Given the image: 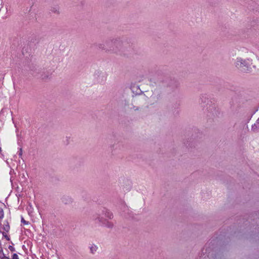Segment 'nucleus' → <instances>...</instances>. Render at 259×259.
Returning a JSON list of instances; mask_svg holds the SVG:
<instances>
[{"label":"nucleus","mask_w":259,"mask_h":259,"mask_svg":"<svg viewBox=\"0 0 259 259\" xmlns=\"http://www.w3.org/2000/svg\"><path fill=\"white\" fill-rule=\"evenodd\" d=\"M127 45V39H125L124 37H117L106 41V45L108 48L111 47L115 50V52H109V54H121L124 52Z\"/></svg>","instance_id":"1"},{"label":"nucleus","mask_w":259,"mask_h":259,"mask_svg":"<svg viewBox=\"0 0 259 259\" xmlns=\"http://www.w3.org/2000/svg\"><path fill=\"white\" fill-rule=\"evenodd\" d=\"M251 61L249 59H243L241 58H237L235 62V66L241 71L248 72L251 70Z\"/></svg>","instance_id":"2"},{"label":"nucleus","mask_w":259,"mask_h":259,"mask_svg":"<svg viewBox=\"0 0 259 259\" xmlns=\"http://www.w3.org/2000/svg\"><path fill=\"white\" fill-rule=\"evenodd\" d=\"M95 220L97 222L99 223L100 226L109 229H112L114 227V224L108 220L104 218L101 215V214H98Z\"/></svg>","instance_id":"3"},{"label":"nucleus","mask_w":259,"mask_h":259,"mask_svg":"<svg viewBox=\"0 0 259 259\" xmlns=\"http://www.w3.org/2000/svg\"><path fill=\"white\" fill-rule=\"evenodd\" d=\"M31 74L37 77L42 79H45L49 77V73L46 72L44 69L35 68L31 70Z\"/></svg>","instance_id":"4"},{"label":"nucleus","mask_w":259,"mask_h":259,"mask_svg":"<svg viewBox=\"0 0 259 259\" xmlns=\"http://www.w3.org/2000/svg\"><path fill=\"white\" fill-rule=\"evenodd\" d=\"M96 46L99 50L104 51L107 53H109V52H115V50L111 48V47L108 48L106 45V42L105 44L103 43H98L96 44Z\"/></svg>","instance_id":"5"},{"label":"nucleus","mask_w":259,"mask_h":259,"mask_svg":"<svg viewBox=\"0 0 259 259\" xmlns=\"http://www.w3.org/2000/svg\"><path fill=\"white\" fill-rule=\"evenodd\" d=\"M101 213L105 215V217L108 219H112L113 218V213L110 211L109 209L104 208L102 210Z\"/></svg>","instance_id":"6"},{"label":"nucleus","mask_w":259,"mask_h":259,"mask_svg":"<svg viewBox=\"0 0 259 259\" xmlns=\"http://www.w3.org/2000/svg\"><path fill=\"white\" fill-rule=\"evenodd\" d=\"M10 227L8 221H5L4 224L2 226H1V224H0V232L3 231L8 232L10 231Z\"/></svg>","instance_id":"7"},{"label":"nucleus","mask_w":259,"mask_h":259,"mask_svg":"<svg viewBox=\"0 0 259 259\" xmlns=\"http://www.w3.org/2000/svg\"><path fill=\"white\" fill-rule=\"evenodd\" d=\"M61 200L65 204H69L72 202V199L69 196H63L61 198Z\"/></svg>","instance_id":"8"},{"label":"nucleus","mask_w":259,"mask_h":259,"mask_svg":"<svg viewBox=\"0 0 259 259\" xmlns=\"http://www.w3.org/2000/svg\"><path fill=\"white\" fill-rule=\"evenodd\" d=\"M257 128H259V118L257 120L256 123H255L252 126V130L253 131L256 130Z\"/></svg>","instance_id":"9"},{"label":"nucleus","mask_w":259,"mask_h":259,"mask_svg":"<svg viewBox=\"0 0 259 259\" xmlns=\"http://www.w3.org/2000/svg\"><path fill=\"white\" fill-rule=\"evenodd\" d=\"M97 246L95 245H93L90 247V250L92 253H94L97 251Z\"/></svg>","instance_id":"10"},{"label":"nucleus","mask_w":259,"mask_h":259,"mask_svg":"<svg viewBox=\"0 0 259 259\" xmlns=\"http://www.w3.org/2000/svg\"><path fill=\"white\" fill-rule=\"evenodd\" d=\"M4 217V212L3 209L2 207H0V224H1V220L3 219Z\"/></svg>","instance_id":"11"},{"label":"nucleus","mask_w":259,"mask_h":259,"mask_svg":"<svg viewBox=\"0 0 259 259\" xmlns=\"http://www.w3.org/2000/svg\"><path fill=\"white\" fill-rule=\"evenodd\" d=\"M1 233H2L3 237H5L7 240L9 241L10 240V237L6 234L7 232L3 231Z\"/></svg>","instance_id":"12"},{"label":"nucleus","mask_w":259,"mask_h":259,"mask_svg":"<svg viewBox=\"0 0 259 259\" xmlns=\"http://www.w3.org/2000/svg\"><path fill=\"white\" fill-rule=\"evenodd\" d=\"M51 11L55 13H59V9L57 8H54L51 10Z\"/></svg>","instance_id":"13"},{"label":"nucleus","mask_w":259,"mask_h":259,"mask_svg":"<svg viewBox=\"0 0 259 259\" xmlns=\"http://www.w3.org/2000/svg\"><path fill=\"white\" fill-rule=\"evenodd\" d=\"M127 208V207L125 206L123 203L121 204V208L123 209V211H125V209H126Z\"/></svg>","instance_id":"14"},{"label":"nucleus","mask_w":259,"mask_h":259,"mask_svg":"<svg viewBox=\"0 0 259 259\" xmlns=\"http://www.w3.org/2000/svg\"><path fill=\"white\" fill-rule=\"evenodd\" d=\"M22 153H23V151H22V148H19V150L18 151V155L20 157H21L22 155Z\"/></svg>","instance_id":"15"},{"label":"nucleus","mask_w":259,"mask_h":259,"mask_svg":"<svg viewBox=\"0 0 259 259\" xmlns=\"http://www.w3.org/2000/svg\"><path fill=\"white\" fill-rule=\"evenodd\" d=\"M8 248L9 249V250L12 251V252H13V251H15V248L13 246H11V245H10L9 247H8Z\"/></svg>","instance_id":"16"},{"label":"nucleus","mask_w":259,"mask_h":259,"mask_svg":"<svg viewBox=\"0 0 259 259\" xmlns=\"http://www.w3.org/2000/svg\"><path fill=\"white\" fill-rule=\"evenodd\" d=\"M12 259H19V257L16 253H14L12 255Z\"/></svg>","instance_id":"17"},{"label":"nucleus","mask_w":259,"mask_h":259,"mask_svg":"<svg viewBox=\"0 0 259 259\" xmlns=\"http://www.w3.org/2000/svg\"><path fill=\"white\" fill-rule=\"evenodd\" d=\"M21 222L23 224H25V225H27L28 224V222H26L23 218H21Z\"/></svg>","instance_id":"18"},{"label":"nucleus","mask_w":259,"mask_h":259,"mask_svg":"<svg viewBox=\"0 0 259 259\" xmlns=\"http://www.w3.org/2000/svg\"><path fill=\"white\" fill-rule=\"evenodd\" d=\"M6 256L3 252H0V258L2 259V257Z\"/></svg>","instance_id":"19"},{"label":"nucleus","mask_w":259,"mask_h":259,"mask_svg":"<svg viewBox=\"0 0 259 259\" xmlns=\"http://www.w3.org/2000/svg\"><path fill=\"white\" fill-rule=\"evenodd\" d=\"M2 259H10L9 257H7L6 256H4L2 257Z\"/></svg>","instance_id":"20"},{"label":"nucleus","mask_w":259,"mask_h":259,"mask_svg":"<svg viewBox=\"0 0 259 259\" xmlns=\"http://www.w3.org/2000/svg\"><path fill=\"white\" fill-rule=\"evenodd\" d=\"M121 179H124V178H121V179H120V181H121Z\"/></svg>","instance_id":"21"},{"label":"nucleus","mask_w":259,"mask_h":259,"mask_svg":"<svg viewBox=\"0 0 259 259\" xmlns=\"http://www.w3.org/2000/svg\"><path fill=\"white\" fill-rule=\"evenodd\" d=\"M121 179H124V178H121V179H120V181H121Z\"/></svg>","instance_id":"22"},{"label":"nucleus","mask_w":259,"mask_h":259,"mask_svg":"<svg viewBox=\"0 0 259 259\" xmlns=\"http://www.w3.org/2000/svg\"><path fill=\"white\" fill-rule=\"evenodd\" d=\"M126 180L127 182H128V179L126 178Z\"/></svg>","instance_id":"23"},{"label":"nucleus","mask_w":259,"mask_h":259,"mask_svg":"<svg viewBox=\"0 0 259 259\" xmlns=\"http://www.w3.org/2000/svg\"><path fill=\"white\" fill-rule=\"evenodd\" d=\"M2 151V149L0 147V152Z\"/></svg>","instance_id":"24"}]
</instances>
